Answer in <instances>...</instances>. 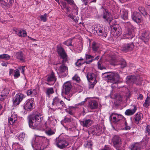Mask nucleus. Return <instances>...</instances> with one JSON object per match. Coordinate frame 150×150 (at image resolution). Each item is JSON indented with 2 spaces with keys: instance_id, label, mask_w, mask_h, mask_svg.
Here are the masks:
<instances>
[{
  "instance_id": "7",
  "label": "nucleus",
  "mask_w": 150,
  "mask_h": 150,
  "mask_svg": "<svg viewBox=\"0 0 150 150\" xmlns=\"http://www.w3.org/2000/svg\"><path fill=\"white\" fill-rule=\"evenodd\" d=\"M71 88V85L70 82H67L65 83L63 85V94L71 97L72 95V94L70 93Z\"/></svg>"
},
{
  "instance_id": "58",
  "label": "nucleus",
  "mask_w": 150,
  "mask_h": 150,
  "mask_svg": "<svg viewBox=\"0 0 150 150\" xmlns=\"http://www.w3.org/2000/svg\"><path fill=\"white\" fill-rule=\"evenodd\" d=\"M63 8L65 10V13L67 14H68V12L69 11V9L68 7H67L66 5H63Z\"/></svg>"
},
{
  "instance_id": "24",
  "label": "nucleus",
  "mask_w": 150,
  "mask_h": 150,
  "mask_svg": "<svg viewBox=\"0 0 150 150\" xmlns=\"http://www.w3.org/2000/svg\"><path fill=\"white\" fill-rule=\"evenodd\" d=\"M143 117V115L141 113H137L134 117V122L136 124H138L140 121Z\"/></svg>"
},
{
  "instance_id": "36",
  "label": "nucleus",
  "mask_w": 150,
  "mask_h": 150,
  "mask_svg": "<svg viewBox=\"0 0 150 150\" xmlns=\"http://www.w3.org/2000/svg\"><path fill=\"white\" fill-rule=\"evenodd\" d=\"M72 39H69L67 41L64 42L63 43V44L66 45L67 46H71L72 45L71 44L72 42Z\"/></svg>"
},
{
  "instance_id": "46",
  "label": "nucleus",
  "mask_w": 150,
  "mask_h": 150,
  "mask_svg": "<svg viewBox=\"0 0 150 150\" xmlns=\"http://www.w3.org/2000/svg\"><path fill=\"white\" fill-rule=\"evenodd\" d=\"M9 58L8 55L4 54L0 55V59H8Z\"/></svg>"
},
{
  "instance_id": "21",
  "label": "nucleus",
  "mask_w": 150,
  "mask_h": 150,
  "mask_svg": "<svg viewBox=\"0 0 150 150\" xmlns=\"http://www.w3.org/2000/svg\"><path fill=\"white\" fill-rule=\"evenodd\" d=\"M56 80L57 78L55 76V74L54 72L52 71L48 76L47 81L48 82L52 81L54 83L56 81Z\"/></svg>"
},
{
  "instance_id": "13",
  "label": "nucleus",
  "mask_w": 150,
  "mask_h": 150,
  "mask_svg": "<svg viewBox=\"0 0 150 150\" xmlns=\"http://www.w3.org/2000/svg\"><path fill=\"white\" fill-rule=\"evenodd\" d=\"M25 97L22 94H17L13 99L14 105H18Z\"/></svg>"
},
{
  "instance_id": "17",
  "label": "nucleus",
  "mask_w": 150,
  "mask_h": 150,
  "mask_svg": "<svg viewBox=\"0 0 150 150\" xmlns=\"http://www.w3.org/2000/svg\"><path fill=\"white\" fill-rule=\"evenodd\" d=\"M88 107L92 109H95L98 106L97 102L94 100H91L89 102Z\"/></svg>"
},
{
  "instance_id": "48",
  "label": "nucleus",
  "mask_w": 150,
  "mask_h": 150,
  "mask_svg": "<svg viewBox=\"0 0 150 150\" xmlns=\"http://www.w3.org/2000/svg\"><path fill=\"white\" fill-rule=\"evenodd\" d=\"M121 67L122 68H123L126 66V62L124 60L122 59L120 63Z\"/></svg>"
},
{
  "instance_id": "15",
  "label": "nucleus",
  "mask_w": 150,
  "mask_h": 150,
  "mask_svg": "<svg viewBox=\"0 0 150 150\" xmlns=\"http://www.w3.org/2000/svg\"><path fill=\"white\" fill-rule=\"evenodd\" d=\"M80 123L83 127L87 128L93 124V121L91 119H83L80 121Z\"/></svg>"
},
{
  "instance_id": "37",
  "label": "nucleus",
  "mask_w": 150,
  "mask_h": 150,
  "mask_svg": "<svg viewBox=\"0 0 150 150\" xmlns=\"http://www.w3.org/2000/svg\"><path fill=\"white\" fill-rule=\"evenodd\" d=\"M131 150H140V149L139 145L135 144L131 146Z\"/></svg>"
},
{
  "instance_id": "41",
  "label": "nucleus",
  "mask_w": 150,
  "mask_h": 150,
  "mask_svg": "<svg viewBox=\"0 0 150 150\" xmlns=\"http://www.w3.org/2000/svg\"><path fill=\"white\" fill-rule=\"evenodd\" d=\"M19 36L24 37L26 35V32L25 30H20L18 34Z\"/></svg>"
},
{
  "instance_id": "18",
  "label": "nucleus",
  "mask_w": 150,
  "mask_h": 150,
  "mask_svg": "<svg viewBox=\"0 0 150 150\" xmlns=\"http://www.w3.org/2000/svg\"><path fill=\"white\" fill-rule=\"evenodd\" d=\"M17 58L20 61L23 62L25 61V57L23 54L21 52H17L16 54Z\"/></svg>"
},
{
  "instance_id": "12",
  "label": "nucleus",
  "mask_w": 150,
  "mask_h": 150,
  "mask_svg": "<svg viewBox=\"0 0 150 150\" xmlns=\"http://www.w3.org/2000/svg\"><path fill=\"white\" fill-rule=\"evenodd\" d=\"M34 101L33 100L28 99L24 104V108L25 110L30 111L33 109Z\"/></svg>"
},
{
  "instance_id": "52",
  "label": "nucleus",
  "mask_w": 150,
  "mask_h": 150,
  "mask_svg": "<svg viewBox=\"0 0 150 150\" xmlns=\"http://www.w3.org/2000/svg\"><path fill=\"white\" fill-rule=\"evenodd\" d=\"M99 56H97L95 58H94L92 59H91L90 60H89L88 61H87L86 64H89L91 62L93 61L94 60H97L99 58Z\"/></svg>"
},
{
  "instance_id": "26",
  "label": "nucleus",
  "mask_w": 150,
  "mask_h": 150,
  "mask_svg": "<svg viewBox=\"0 0 150 150\" xmlns=\"http://www.w3.org/2000/svg\"><path fill=\"white\" fill-rule=\"evenodd\" d=\"M100 45L99 43L96 42H93L92 44V48L93 50L96 52L99 50Z\"/></svg>"
},
{
  "instance_id": "27",
  "label": "nucleus",
  "mask_w": 150,
  "mask_h": 150,
  "mask_svg": "<svg viewBox=\"0 0 150 150\" xmlns=\"http://www.w3.org/2000/svg\"><path fill=\"white\" fill-rule=\"evenodd\" d=\"M57 108L62 110L64 108H66V105L62 100H61L60 102L56 105Z\"/></svg>"
},
{
  "instance_id": "8",
  "label": "nucleus",
  "mask_w": 150,
  "mask_h": 150,
  "mask_svg": "<svg viewBox=\"0 0 150 150\" xmlns=\"http://www.w3.org/2000/svg\"><path fill=\"white\" fill-rule=\"evenodd\" d=\"M112 31H113V35L115 36H119L122 33V30L119 25L118 24H114L110 26Z\"/></svg>"
},
{
  "instance_id": "51",
  "label": "nucleus",
  "mask_w": 150,
  "mask_h": 150,
  "mask_svg": "<svg viewBox=\"0 0 150 150\" xmlns=\"http://www.w3.org/2000/svg\"><path fill=\"white\" fill-rule=\"evenodd\" d=\"M92 144L91 141H89L86 144V147L89 148L91 149V146H92Z\"/></svg>"
},
{
  "instance_id": "5",
  "label": "nucleus",
  "mask_w": 150,
  "mask_h": 150,
  "mask_svg": "<svg viewBox=\"0 0 150 150\" xmlns=\"http://www.w3.org/2000/svg\"><path fill=\"white\" fill-rule=\"evenodd\" d=\"M56 145L60 149L65 148L69 145L68 142L64 138L58 137L55 139Z\"/></svg>"
},
{
  "instance_id": "32",
  "label": "nucleus",
  "mask_w": 150,
  "mask_h": 150,
  "mask_svg": "<svg viewBox=\"0 0 150 150\" xmlns=\"http://www.w3.org/2000/svg\"><path fill=\"white\" fill-rule=\"evenodd\" d=\"M93 134H96L101 131V129L98 127H97L92 129V130Z\"/></svg>"
},
{
  "instance_id": "61",
  "label": "nucleus",
  "mask_w": 150,
  "mask_h": 150,
  "mask_svg": "<svg viewBox=\"0 0 150 150\" xmlns=\"http://www.w3.org/2000/svg\"><path fill=\"white\" fill-rule=\"evenodd\" d=\"M143 98V95L141 94H139L137 96V99H140V100H142Z\"/></svg>"
},
{
  "instance_id": "25",
  "label": "nucleus",
  "mask_w": 150,
  "mask_h": 150,
  "mask_svg": "<svg viewBox=\"0 0 150 150\" xmlns=\"http://www.w3.org/2000/svg\"><path fill=\"white\" fill-rule=\"evenodd\" d=\"M134 37V35L132 34V32L130 30H129L127 33H126L124 35V38L128 39H132Z\"/></svg>"
},
{
  "instance_id": "14",
  "label": "nucleus",
  "mask_w": 150,
  "mask_h": 150,
  "mask_svg": "<svg viewBox=\"0 0 150 150\" xmlns=\"http://www.w3.org/2000/svg\"><path fill=\"white\" fill-rule=\"evenodd\" d=\"M134 45L133 42L123 45L122 47L123 51L127 52L132 50L134 48Z\"/></svg>"
},
{
  "instance_id": "45",
  "label": "nucleus",
  "mask_w": 150,
  "mask_h": 150,
  "mask_svg": "<svg viewBox=\"0 0 150 150\" xmlns=\"http://www.w3.org/2000/svg\"><path fill=\"white\" fill-rule=\"evenodd\" d=\"M102 63V58H100V60L98 62V68L100 69V70H102L103 69H105V67H103L101 65V64Z\"/></svg>"
},
{
  "instance_id": "47",
  "label": "nucleus",
  "mask_w": 150,
  "mask_h": 150,
  "mask_svg": "<svg viewBox=\"0 0 150 150\" xmlns=\"http://www.w3.org/2000/svg\"><path fill=\"white\" fill-rule=\"evenodd\" d=\"M9 92L6 89L4 90L2 92V94L3 96L4 97L6 98L7 95L8 94Z\"/></svg>"
},
{
  "instance_id": "33",
  "label": "nucleus",
  "mask_w": 150,
  "mask_h": 150,
  "mask_svg": "<svg viewBox=\"0 0 150 150\" xmlns=\"http://www.w3.org/2000/svg\"><path fill=\"white\" fill-rule=\"evenodd\" d=\"M60 101V99L58 97H55L53 99L52 105H55L56 106Z\"/></svg>"
},
{
  "instance_id": "43",
  "label": "nucleus",
  "mask_w": 150,
  "mask_h": 150,
  "mask_svg": "<svg viewBox=\"0 0 150 150\" xmlns=\"http://www.w3.org/2000/svg\"><path fill=\"white\" fill-rule=\"evenodd\" d=\"M72 120L73 119L71 118L68 117H67V116H65L63 120V121L65 123L67 122H71Z\"/></svg>"
},
{
  "instance_id": "54",
  "label": "nucleus",
  "mask_w": 150,
  "mask_h": 150,
  "mask_svg": "<svg viewBox=\"0 0 150 150\" xmlns=\"http://www.w3.org/2000/svg\"><path fill=\"white\" fill-rule=\"evenodd\" d=\"M146 133H147L148 135H150V126L147 125L146 128Z\"/></svg>"
},
{
  "instance_id": "53",
  "label": "nucleus",
  "mask_w": 150,
  "mask_h": 150,
  "mask_svg": "<svg viewBox=\"0 0 150 150\" xmlns=\"http://www.w3.org/2000/svg\"><path fill=\"white\" fill-rule=\"evenodd\" d=\"M72 79L73 80L77 82H79L80 80V77L76 75L73 77Z\"/></svg>"
},
{
  "instance_id": "10",
  "label": "nucleus",
  "mask_w": 150,
  "mask_h": 150,
  "mask_svg": "<svg viewBox=\"0 0 150 150\" xmlns=\"http://www.w3.org/2000/svg\"><path fill=\"white\" fill-rule=\"evenodd\" d=\"M66 62L60 65L58 69L59 73L62 74L64 77H65L68 74V69L67 67L65 65Z\"/></svg>"
},
{
  "instance_id": "59",
  "label": "nucleus",
  "mask_w": 150,
  "mask_h": 150,
  "mask_svg": "<svg viewBox=\"0 0 150 150\" xmlns=\"http://www.w3.org/2000/svg\"><path fill=\"white\" fill-rule=\"evenodd\" d=\"M65 1H67V3L71 5L74 4V2L73 0H64Z\"/></svg>"
},
{
  "instance_id": "56",
  "label": "nucleus",
  "mask_w": 150,
  "mask_h": 150,
  "mask_svg": "<svg viewBox=\"0 0 150 150\" xmlns=\"http://www.w3.org/2000/svg\"><path fill=\"white\" fill-rule=\"evenodd\" d=\"M65 110L66 112H68L69 114L71 115H73V113L72 112V110H71V109H70V108L66 109Z\"/></svg>"
},
{
  "instance_id": "22",
  "label": "nucleus",
  "mask_w": 150,
  "mask_h": 150,
  "mask_svg": "<svg viewBox=\"0 0 150 150\" xmlns=\"http://www.w3.org/2000/svg\"><path fill=\"white\" fill-rule=\"evenodd\" d=\"M149 33L148 31L144 32L142 34L141 39L144 42H148L149 39Z\"/></svg>"
},
{
  "instance_id": "3",
  "label": "nucleus",
  "mask_w": 150,
  "mask_h": 150,
  "mask_svg": "<svg viewBox=\"0 0 150 150\" xmlns=\"http://www.w3.org/2000/svg\"><path fill=\"white\" fill-rule=\"evenodd\" d=\"M94 33L101 37L107 41H112V37H109L107 35L106 31L104 28L100 25H95L94 27Z\"/></svg>"
},
{
  "instance_id": "20",
  "label": "nucleus",
  "mask_w": 150,
  "mask_h": 150,
  "mask_svg": "<svg viewBox=\"0 0 150 150\" xmlns=\"http://www.w3.org/2000/svg\"><path fill=\"white\" fill-rule=\"evenodd\" d=\"M136 81V78L135 76H129L126 78L127 82L129 84L134 83Z\"/></svg>"
},
{
  "instance_id": "64",
  "label": "nucleus",
  "mask_w": 150,
  "mask_h": 150,
  "mask_svg": "<svg viewBox=\"0 0 150 150\" xmlns=\"http://www.w3.org/2000/svg\"><path fill=\"white\" fill-rule=\"evenodd\" d=\"M74 11L76 13V15H77L78 11V8H75L74 9Z\"/></svg>"
},
{
  "instance_id": "62",
  "label": "nucleus",
  "mask_w": 150,
  "mask_h": 150,
  "mask_svg": "<svg viewBox=\"0 0 150 150\" xmlns=\"http://www.w3.org/2000/svg\"><path fill=\"white\" fill-rule=\"evenodd\" d=\"M125 129L127 130H128L130 129V127L127 125V123L126 122L125 123Z\"/></svg>"
},
{
  "instance_id": "35",
  "label": "nucleus",
  "mask_w": 150,
  "mask_h": 150,
  "mask_svg": "<svg viewBox=\"0 0 150 150\" xmlns=\"http://www.w3.org/2000/svg\"><path fill=\"white\" fill-rule=\"evenodd\" d=\"M121 18L124 20H126L128 18V12L126 11H124L121 15Z\"/></svg>"
},
{
  "instance_id": "38",
  "label": "nucleus",
  "mask_w": 150,
  "mask_h": 150,
  "mask_svg": "<svg viewBox=\"0 0 150 150\" xmlns=\"http://www.w3.org/2000/svg\"><path fill=\"white\" fill-rule=\"evenodd\" d=\"M25 134L23 132L21 133L17 137V139L20 141H22L25 137Z\"/></svg>"
},
{
  "instance_id": "50",
  "label": "nucleus",
  "mask_w": 150,
  "mask_h": 150,
  "mask_svg": "<svg viewBox=\"0 0 150 150\" xmlns=\"http://www.w3.org/2000/svg\"><path fill=\"white\" fill-rule=\"evenodd\" d=\"M49 136H50L54 134V132L51 129L48 130L45 132Z\"/></svg>"
},
{
  "instance_id": "60",
  "label": "nucleus",
  "mask_w": 150,
  "mask_h": 150,
  "mask_svg": "<svg viewBox=\"0 0 150 150\" xmlns=\"http://www.w3.org/2000/svg\"><path fill=\"white\" fill-rule=\"evenodd\" d=\"M25 66H23L19 68V69L21 71V72L23 74H24V72L25 70Z\"/></svg>"
},
{
  "instance_id": "11",
  "label": "nucleus",
  "mask_w": 150,
  "mask_h": 150,
  "mask_svg": "<svg viewBox=\"0 0 150 150\" xmlns=\"http://www.w3.org/2000/svg\"><path fill=\"white\" fill-rule=\"evenodd\" d=\"M132 19L137 23H139L142 21V17L139 12L136 11L134 12L132 15Z\"/></svg>"
},
{
  "instance_id": "39",
  "label": "nucleus",
  "mask_w": 150,
  "mask_h": 150,
  "mask_svg": "<svg viewBox=\"0 0 150 150\" xmlns=\"http://www.w3.org/2000/svg\"><path fill=\"white\" fill-rule=\"evenodd\" d=\"M13 76L15 79H16L20 76V74L18 69H16L14 71Z\"/></svg>"
},
{
  "instance_id": "29",
  "label": "nucleus",
  "mask_w": 150,
  "mask_h": 150,
  "mask_svg": "<svg viewBox=\"0 0 150 150\" xmlns=\"http://www.w3.org/2000/svg\"><path fill=\"white\" fill-rule=\"evenodd\" d=\"M11 114V117H10V122H11L13 123L17 120V117L15 112H12Z\"/></svg>"
},
{
  "instance_id": "57",
  "label": "nucleus",
  "mask_w": 150,
  "mask_h": 150,
  "mask_svg": "<svg viewBox=\"0 0 150 150\" xmlns=\"http://www.w3.org/2000/svg\"><path fill=\"white\" fill-rule=\"evenodd\" d=\"M86 57L87 60L90 59H92L94 58V57L91 55L86 54Z\"/></svg>"
},
{
  "instance_id": "16",
  "label": "nucleus",
  "mask_w": 150,
  "mask_h": 150,
  "mask_svg": "<svg viewBox=\"0 0 150 150\" xmlns=\"http://www.w3.org/2000/svg\"><path fill=\"white\" fill-rule=\"evenodd\" d=\"M103 18L105 22H107L110 23L112 20V17L110 13L105 10L104 12Z\"/></svg>"
},
{
  "instance_id": "4",
  "label": "nucleus",
  "mask_w": 150,
  "mask_h": 150,
  "mask_svg": "<svg viewBox=\"0 0 150 150\" xmlns=\"http://www.w3.org/2000/svg\"><path fill=\"white\" fill-rule=\"evenodd\" d=\"M103 76L109 81L116 83L120 78L119 75L116 72H106L103 74Z\"/></svg>"
},
{
  "instance_id": "19",
  "label": "nucleus",
  "mask_w": 150,
  "mask_h": 150,
  "mask_svg": "<svg viewBox=\"0 0 150 150\" xmlns=\"http://www.w3.org/2000/svg\"><path fill=\"white\" fill-rule=\"evenodd\" d=\"M86 77L89 82L96 81V76L95 74L93 73H88L87 74Z\"/></svg>"
},
{
  "instance_id": "40",
  "label": "nucleus",
  "mask_w": 150,
  "mask_h": 150,
  "mask_svg": "<svg viewBox=\"0 0 150 150\" xmlns=\"http://www.w3.org/2000/svg\"><path fill=\"white\" fill-rule=\"evenodd\" d=\"M139 9L140 12V13L144 16L145 17H146L147 15V13L144 10V8L142 7H139Z\"/></svg>"
},
{
  "instance_id": "6",
  "label": "nucleus",
  "mask_w": 150,
  "mask_h": 150,
  "mask_svg": "<svg viewBox=\"0 0 150 150\" xmlns=\"http://www.w3.org/2000/svg\"><path fill=\"white\" fill-rule=\"evenodd\" d=\"M113 146L117 150L120 149L122 145V139L118 136L115 135L112 137V139Z\"/></svg>"
},
{
  "instance_id": "28",
  "label": "nucleus",
  "mask_w": 150,
  "mask_h": 150,
  "mask_svg": "<svg viewBox=\"0 0 150 150\" xmlns=\"http://www.w3.org/2000/svg\"><path fill=\"white\" fill-rule=\"evenodd\" d=\"M83 59H78L77 61L75 63V65L76 66L78 67H80L83 64H84L85 63L86 64V62L84 61L83 62Z\"/></svg>"
},
{
  "instance_id": "23",
  "label": "nucleus",
  "mask_w": 150,
  "mask_h": 150,
  "mask_svg": "<svg viewBox=\"0 0 150 150\" xmlns=\"http://www.w3.org/2000/svg\"><path fill=\"white\" fill-rule=\"evenodd\" d=\"M134 108L132 110L127 109L125 112V115H133L136 112L137 110L136 106L134 105Z\"/></svg>"
},
{
  "instance_id": "63",
  "label": "nucleus",
  "mask_w": 150,
  "mask_h": 150,
  "mask_svg": "<svg viewBox=\"0 0 150 150\" xmlns=\"http://www.w3.org/2000/svg\"><path fill=\"white\" fill-rule=\"evenodd\" d=\"M68 17L70 18L72 20H74V16L72 15V14H69L68 15Z\"/></svg>"
},
{
  "instance_id": "31",
  "label": "nucleus",
  "mask_w": 150,
  "mask_h": 150,
  "mask_svg": "<svg viewBox=\"0 0 150 150\" xmlns=\"http://www.w3.org/2000/svg\"><path fill=\"white\" fill-rule=\"evenodd\" d=\"M54 93V90L52 88H47L46 89V95L48 96L49 97H50V95Z\"/></svg>"
},
{
  "instance_id": "1",
  "label": "nucleus",
  "mask_w": 150,
  "mask_h": 150,
  "mask_svg": "<svg viewBox=\"0 0 150 150\" xmlns=\"http://www.w3.org/2000/svg\"><path fill=\"white\" fill-rule=\"evenodd\" d=\"M29 125L31 128L35 129L39 125L43 119L40 113L29 115L28 117Z\"/></svg>"
},
{
  "instance_id": "2",
  "label": "nucleus",
  "mask_w": 150,
  "mask_h": 150,
  "mask_svg": "<svg viewBox=\"0 0 150 150\" xmlns=\"http://www.w3.org/2000/svg\"><path fill=\"white\" fill-rule=\"evenodd\" d=\"M35 139H33V140L35 142L34 143H32V147L35 148V150H43L46 147V146L42 141L46 140L47 142H49V140L44 136L36 135H35Z\"/></svg>"
},
{
  "instance_id": "44",
  "label": "nucleus",
  "mask_w": 150,
  "mask_h": 150,
  "mask_svg": "<svg viewBox=\"0 0 150 150\" xmlns=\"http://www.w3.org/2000/svg\"><path fill=\"white\" fill-rule=\"evenodd\" d=\"M47 13H45L43 15H42L40 16V19L42 21L45 22L47 21Z\"/></svg>"
},
{
  "instance_id": "30",
  "label": "nucleus",
  "mask_w": 150,
  "mask_h": 150,
  "mask_svg": "<svg viewBox=\"0 0 150 150\" xmlns=\"http://www.w3.org/2000/svg\"><path fill=\"white\" fill-rule=\"evenodd\" d=\"M114 115H115L117 118V120L118 121V122L120 121L122 118L123 117V116L120 115H119L117 113H112L110 116V120L111 119H112V117Z\"/></svg>"
},
{
  "instance_id": "49",
  "label": "nucleus",
  "mask_w": 150,
  "mask_h": 150,
  "mask_svg": "<svg viewBox=\"0 0 150 150\" xmlns=\"http://www.w3.org/2000/svg\"><path fill=\"white\" fill-rule=\"evenodd\" d=\"M90 84L89 86V88H92L94 87V85L96 83L97 81H93L89 82Z\"/></svg>"
},
{
  "instance_id": "42",
  "label": "nucleus",
  "mask_w": 150,
  "mask_h": 150,
  "mask_svg": "<svg viewBox=\"0 0 150 150\" xmlns=\"http://www.w3.org/2000/svg\"><path fill=\"white\" fill-rule=\"evenodd\" d=\"M149 98L148 96H147L145 100V102L143 104V106L145 107H147L149 106Z\"/></svg>"
},
{
  "instance_id": "55",
  "label": "nucleus",
  "mask_w": 150,
  "mask_h": 150,
  "mask_svg": "<svg viewBox=\"0 0 150 150\" xmlns=\"http://www.w3.org/2000/svg\"><path fill=\"white\" fill-rule=\"evenodd\" d=\"M112 120L114 123H117L118 122V121L117 120V118L116 116L115 115H114L112 117Z\"/></svg>"
},
{
  "instance_id": "34",
  "label": "nucleus",
  "mask_w": 150,
  "mask_h": 150,
  "mask_svg": "<svg viewBox=\"0 0 150 150\" xmlns=\"http://www.w3.org/2000/svg\"><path fill=\"white\" fill-rule=\"evenodd\" d=\"M36 93V90L35 89H31L28 90L27 94L28 96L35 95Z\"/></svg>"
},
{
  "instance_id": "9",
  "label": "nucleus",
  "mask_w": 150,
  "mask_h": 150,
  "mask_svg": "<svg viewBox=\"0 0 150 150\" xmlns=\"http://www.w3.org/2000/svg\"><path fill=\"white\" fill-rule=\"evenodd\" d=\"M57 52L58 53L63 59L62 61V63H64L65 62H67L68 61L67 56L63 48L61 47L59 48L57 50Z\"/></svg>"
}]
</instances>
